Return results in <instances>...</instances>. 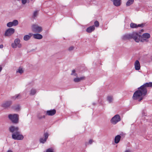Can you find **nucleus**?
<instances>
[{
	"mask_svg": "<svg viewBox=\"0 0 152 152\" xmlns=\"http://www.w3.org/2000/svg\"><path fill=\"white\" fill-rule=\"evenodd\" d=\"M150 37V35L148 33H144L141 36L137 32H133L132 34L124 35L123 37V39L124 40L133 39L137 42H139L140 41L147 42L148 41V39Z\"/></svg>",
	"mask_w": 152,
	"mask_h": 152,
	"instance_id": "nucleus-1",
	"label": "nucleus"
},
{
	"mask_svg": "<svg viewBox=\"0 0 152 152\" xmlns=\"http://www.w3.org/2000/svg\"><path fill=\"white\" fill-rule=\"evenodd\" d=\"M149 87H152V82L146 83L139 88L138 90L134 93L133 96V99L137 100L139 98L138 101H140L143 99V97L142 96L140 98V97L144 96L146 94L147 90L146 88Z\"/></svg>",
	"mask_w": 152,
	"mask_h": 152,
	"instance_id": "nucleus-2",
	"label": "nucleus"
},
{
	"mask_svg": "<svg viewBox=\"0 0 152 152\" xmlns=\"http://www.w3.org/2000/svg\"><path fill=\"white\" fill-rule=\"evenodd\" d=\"M9 130L10 132L12 133V137L13 139L14 140H21L23 139V135L20 134L18 127L11 126L9 127Z\"/></svg>",
	"mask_w": 152,
	"mask_h": 152,
	"instance_id": "nucleus-3",
	"label": "nucleus"
},
{
	"mask_svg": "<svg viewBox=\"0 0 152 152\" xmlns=\"http://www.w3.org/2000/svg\"><path fill=\"white\" fill-rule=\"evenodd\" d=\"M8 118L13 124H17L18 123V115L17 114H10L8 115Z\"/></svg>",
	"mask_w": 152,
	"mask_h": 152,
	"instance_id": "nucleus-4",
	"label": "nucleus"
},
{
	"mask_svg": "<svg viewBox=\"0 0 152 152\" xmlns=\"http://www.w3.org/2000/svg\"><path fill=\"white\" fill-rule=\"evenodd\" d=\"M121 120L119 115L117 114L114 115L111 119L110 122L113 124H115Z\"/></svg>",
	"mask_w": 152,
	"mask_h": 152,
	"instance_id": "nucleus-5",
	"label": "nucleus"
},
{
	"mask_svg": "<svg viewBox=\"0 0 152 152\" xmlns=\"http://www.w3.org/2000/svg\"><path fill=\"white\" fill-rule=\"evenodd\" d=\"M20 40L18 38H16L15 39L14 42L11 44V46L13 48H16L17 47L20 48L22 46L21 44L20 43Z\"/></svg>",
	"mask_w": 152,
	"mask_h": 152,
	"instance_id": "nucleus-6",
	"label": "nucleus"
},
{
	"mask_svg": "<svg viewBox=\"0 0 152 152\" xmlns=\"http://www.w3.org/2000/svg\"><path fill=\"white\" fill-rule=\"evenodd\" d=\"M32 31L35 32L40 33L42 30L41 27L36 25H33L32 26Z\"/></svg>",
	"mask_w": 152,
	"mask_h": 152,
	"instance_id": "nucleus-7",
	"label": "nucleus"
},
{
	"mask_svg": "<svg viewBox=\"0 0 152 152\" xmlns=\"http://www.w3.org/2000/svg\"><path fill=\"white\" fill-rule=\"evenodd\" d=\"M15 32V29L12 28H9L7 29L4 33L5 36L9 37L11 36Z\"/></svg>",
	"mask_w": 152,
	"mask_h": 152,
	"instance_id": "nucleus-8",
	"label": "nucleus"
},
{
	"mask_svg": "<svg viewBox=\"0 0 152 152\" xmlns=\"http://www.w3.org/2000/svg\"><path fill=\"white\" fill-rule=\"evenodd\" d=\"M12 103V102L11 101H7L2 104L1 106L4 108H7L10 106Z\"/></svg>",
	"mask_w": 152,
	"mask_h": 152,
	"instance_id": "nucleus-9",
	"label": "nucleus"
},
{
	"mask_svg": "<svg viewBox=\"0 0 152 152\" xmlns=\"http://www.w3.org/2000/svg\"><path fill=\"white\" fill-rule=\"evenodd\" d=\"M144 24L142 23L141 24H139L137 25L136 24L131 23L130 24V27L132 28H137L138 27H143Z\"/></svg>",
	"mask_w": 152,
	"mask_h": 152,
	"instance_id": "nucleus-10",
	"label": "nucleus"
},
{
	"mask_svg": "<svg viewBox=\"0 0 152 152\" xmlns=\"http://www.w3.org/2000/svg\"><path fill=\"white\" fill-rule=\"evenodd\" d=\"M56 110L53 109L47 110L46 111V115H48L50 116H53L56 114Z\"/></svg>",
	"mask_w": 152,
	"mask_h": 152,
	"instance_id": "nucleus-11",
	"label": "nucleus"
},
{
	"mask_svg": "<svg viewBox=\"0 0 152 152\" xmlns=\"http://www.w3.org/2000/svg\"><path fill=\"white\" fill-rule=\"evenodd\" d=\"M45 112H42L38 114L37 117L39 119L41 120L45 118Z\"/></svg>",
	"mask_w": 152,
	"mask_h": 152,
	"instance_id": "nucleus-12",
	"label": "nucleus"
},
{
	"mask_svg": "<svg viewBox=\"0 0 152 152\" xmlns=\"http://www.w3.org/2000/svg\"><path fill=\"white\" fill-rule=\"evenodd\" d=\"M134 67L135 70H138L140 69V62L138 60L135 61L134 63Z\"/></svg>",
	"mask_w": 152,
	"mask_h": 152,
	"instance_id": "nucleus-13",
	"label": "nucleus"
},
{
	"mask_svg": "<svg viewBox=\"0 0 152 152\" xmlns=\"http://www.w3.org/2000/svg\"><path fill=\"white\" fill-rule=\"evenodd\" d=\"M32 36L34 38L38 39H42L43 37L41 34L38 33L33 34Z\"/></svg>",
	"mask_w": 152,
	"mask_h": 152,
	"instance_id": "nucleus-14",
	"label": "nucleus"
},
{
	"mask_svg": "<svg viewBox=\"0 0 152 152\" xmlns=\"http://www.w3.org/2000/svg\"><path fill=\"white\" fill-rule=\"evenodd\" d=\"M113 2V4L116 7H118L121 5V0H111Z\"/></svg>",
	"mask_w": 152,
	"mask_h": 152,
	"instance_id": "nucleus-15",
	"label": "nucleus"
},
{
	"mask_svg": "<svg viewBox=\"0 0 152 152\" xmlns=\"http://www.w3.org/2000/svg\"><path fill=\"white\" fill-rule=\"evenodd\" d=\"M33 34L31 33L28 34V35H26L24 36L23 37V39L24 40L27 41L29 40L32 36Z\"/></svg>",
	"mask_w": 152,
	"mask_h": 152,
	"instance_id": "nucleus-16",
	"label": "nucleus"
},
{
	"mask_svg": "<svg viewBox=\"0 0 152 152\" xmlns=\"http://www.w3.org/2000/svg\"><path fill=\"white\" fill-rule=\"evenodd\" d=\"M95 29L94 26V25L89 26L87 28L86 30V31L89 33H91Z\"/></svg>",
	"mask_w": 152,
	"mask_h": 152,
	"instance_id": "nucleus-17",
	"label": "nucleus"
},
{
	"mask_svg": "<svg viewBox=\"0 0 152 152\" xmlns=\"http://www.w3.org/2000/svg\"><path fill=\"white\" fill-rule=\"evenodd\" d=\"M12 108L16 111H18L20 110V107L19 104H16L13 105L12 107Z\"/></svg>",
	"mask_w": 152,
	"mask_h": 152,
	"instance_id": "nucleus-18",
	"label": "nucleus"
},
{
	"mask_svg": "<svg viewBox=\"0 0 152 152\" xmlns=\"http://www.w3.org/2000/svg\"><path fill=\"white\" fill-rule=\"evenodd\" d=\"M85 77L84 76L80 77V78H74L73 80L75 82H78L80 81L83 80L85 79Z\"/></svg>",
	"mask_w": 152,
	"mask_h": 152,
	"instance_id": "nucleus-19",
	"label": "nucleus"
},
{
	"mask_svg": "<svg viewBox=\"0 0 152 152\" xmlns=\"http://www.w3.org/2000/svg\"><path fill=\"white\" fill-rule=\"evenodd\" d=\"M121 136L120 135H118L115 136V143H118L121 139Z\"/></svg>",
	"mask_w": 152,
	"mask_h": 152,
	"instance_id": "nucleus-20",
	"label": "nucleus"
},
{
	"mask_svg": "<svg viewBox=\"0 0 152 152\" xmlns=\"http://www.w3.org/2000/svg\"><path fill=\"white\" fill-rule=\"evenodd\" d=\"M37 92L36 90L34 88L31 89L30 91V94L31 96L34 95Z\"/></svg>",
	"mask_w": 152,
	"mask_h": 152,
	"instance_id": "nucleus-21",
	"label": "nucleus"
},
{
	"mask_svg": "<svg viewBox=\"0 0 152 152\" xmlns=\"http://www.w3.org/2000/svg\"><path fill=\"white\" fill-rule=\"evenodd\" d=\"M134 2V0H128L126 2V6L128 7L132 4Z\"/></svg>",
	"mask_w": 152,
	"mask_h": 152,
	"instance_id": "nucleus-22",
	"label": "nucleus"
},
{
	"mask_svg": "<svg viewBox=\"0 0 152 152\" xmlns=\"http://www.w3.org/2000/svg\"><path fill=\"white\" fill-rule=\"evenodd\" d=\"M21 98V96L20 94H16L15 96H13L11 97V99H20Z\"/></svg>",
	"mask_w": 152,
	"mask_h": 152,
	"instance_id": "nucleus-23",
	"label": "nucleus"
},
{
	"mask_svg": "<svg viewBox=\"0 0 152 152\" xmlns=\"http://www.w3.org/2000/svg\"><path fill=\"white\" fill-rule=\"evenodd\" d=\"M107 100L109 102V103H111L113 101V97L111 96H107Z\"/></svg>",
	"mask_w": 152,
	"mask_h": 152,
	"instance_id": "nucleus-24",
	"label": "nucleus"
},
{
	"mask_svg": "<svg viewBox=\"0 0 152 152\" xmlns=\"http://www.w3.org/2000/svg\"><path fill=\"white\" fill-rule=\"evenodd\" d=\"M46 140H47L45 138H41L39 140V141L40 142L44 143L46 141Z\"/></svg>",
	"mask_w": 152,
	"mask_h": 152,
	"instance_id": "nucleus-25",
	"label": "nucleus"
},
{
	"mask_svg": "<svg viewBox=\"0 0 152 152\" xmlns=\"http://www.w3.org/2000/svg\"><path fill=\"white\" fill-rule=\"evenodd\" d=\"M94 27L95 26L96 27H98L99 26V22L97 21H95L94 22Z\"/></svg>",
	"mask_w": 152,
	"mask_h": 152,
	"instance_id": "nucleus-26",
	"label": "nucleus"
},
{
	"mask_svg": "<svg viewBox=\"0 0 152 152\" xmlns=\"http://www.w3.org/2000/svg\"><path fill=\"white\" fill-rule=\"evenodd\" d=\"M17 72H18L21 74L23 72V71L22 68L20 67H19L18 69V70L17 71Z\"/></svg>",
	"mask_w": 152,
	"mask_h": 152,
	"instance_id": "nucleus-27",
	"label": "nucleus"
},
{
	"mask_svg": "<svg viewBox=\"0 0 152 152\" xmlns=\"http://www.w3.org/2000/svg\"><path fill=\"white\" fill-rule=\"evenodd\" d=\"M12 22L15 25V26H17L18 24V20H13Z\"/></svg>",
	"mask_w": 152,
	"mask_h": 152,
	"instance_id": "nucleus-28",
	"label": "nucleus"
},
{
	"mask_svg": "<svg viewBox=\"0 0 152 152\" xmlns=\"http://www.w3.org/2000/svg\"><path fill=\"white\" fill-rule=\"evenodd\" d=\"M37 15V11H35L33 14V18H35V17H36Z\"/></svg>",
	"mask_w": 152,
	"mask_h": 152,
	"instance_id": "nucleus-29",
	"label": "nucleus"
},
{
	"mask_svg": "<svg viewBox=\"0 0 152 152\" xmlns=\"http://www.w3.org/2000/svg\"><path fill=\"white\" fill-rule=\"evenodd\" d=\"M75 69H73L72 71V72L71 75H74L75 76L77 77V74L76 73H75Z\"/></svg>",
	"mask_w": 152,
	"mask_h": 152,
	"instance_id": "nucleus-30",
	"label": "nucleus"
},
{
	"mask_svg": "<svg viewBox=\"0 0 152 152\" xmlns=\"http://www.w3.org/2000/svg\"><path fill=\"white\" fill-rule=\"evenodd\" d=\"M44 136L45 138L47 140L48 137V134L47 132L45 133L44 134Z\"/></svg>",
	"mask_w": 152,
	"mask_h": 152,
	"instance_id": "nucleus-31",
	"label": "nucleus"
},
{
	"mask_svg": "<svg viewBox=\"0 0 152 152\" xmlns=\"http://www.w3.org/2000/svg\"><path fill=\"white\" fill-rule=\"evenodd\" d=\"M46 152H53V150L52 148H49L47 150Z\"/></svg>",
	"mask_w": 152,
	"mask_h": 152,
	"instance_id": "nucleus-32",
	"label": "nucleus"
},
{
	"mask_svg": "<svg viewBox=\"0 0 152 152\" xmlns=\"http://www.w3.org/2000/svg\"><path fill=\"white\" fill-rule=\"evenodd\" d=\"M7 26L8 27H12V25L11 22H10L8 23L7 24Z\"/></svg>",
	"mask_w": 152,
	"mask_h": 152,
	"instance_id": "nucleus-33",
	"label": "nucleus"
},
{
	"mask_svg": "<svg viewBox=\"0 0 152 152\" xmlns=\"http://www.w3.org/2000/svg\"><path fill=\"white\" fill-rule=\"evenodd\" d=\"M74 47L73 46L70 47L69 48V50L71 51L72 50L74 49Z\"/></svg>",
	"mask_w": 152,
	"mask_h": 152,
	"instance_id": "nucleus-34",
	"label": "nucleus"
},
{
	"mask_svg": "<svg viewBox=\"0 0 152 152\" xmlns=\"http://www.w3.org/2000/svg\"><path fill=\"white\" fill-rule=\"evenodd\" d=\"M93 142V141L92 140H90L89 141L88 143L90 144H91Z\"/></svg>",
	"mask_w": 152,
	"mask_h": 152,
	"instance_id": "nucleus-35",
	"label": "nucleus"
},
{
	"mask_svg": "<svg viewBox=\"0 0 152 152\" xmlns=\"http://www.w3.org/2000/svg\"><path fill=\"white\" fill-rule=\"evenodd\" d=\"M7 152H13L11 150H8Z\"/></svg>",
	"mask_w": 152,
	"mask_h": 152,
	"instance_id": "nucleus-36",
	"label": "nucleus"
},
{
	"mask_svg": "<svg viewBox=\"0 0 152 152\" xmlns=\"http://www.w3.org/2000/svg\"><path fill=\"white\" fill-rule=\"evenodd\" d=\"M3 47V45H0V48H2Z\"/></svg>",
	"mask_w": 152,
	"mask_h": 152,
	"instance_id": "nucleus-37",
	"label": "nucleus"
},
{
	"mask_svg": "<svg viewBox=\"0 0 152 152\" xmlns=\"http://www.w3.org/2000/svg\"><path fill=\"white\" fill-rule=\"evenodd\" d=\"M11 22V23H12V25L13 26H15V25L14 24L13 22L12 21V22Z\"/></svg>",
	"mask_w": 152,
	"mask_h": 152,
	"instance_id": "nucleus-38",
	"label": "nucleus"
},
{
	"mask_svg": "<svg viewBox=\"0 0 152 152\" xmlns=\"http://www.w3.org/2000/svg\"><path fill=\"white\" fill-rule=\"evenodd\" d=\"M2 70V68L1 67H0V72Z\"/></svg>",
	"mask_w": 152,
	"mask_h": 152,
	"instance_id": "nucleus-39",
	"label": "nucleus"
},
{
	"mask_svg": "<svg viewBox=\"0 0 152 152\" xmlns=\"http://www.w3.org/2000/svg\"><path fill=\"white\" fill-rule=\"evenodd\" d=\"M125 152H131V151L129 150H126L125 151Z\"/></svg>",
	"mask_w": 152,
	"mask_h": 152,
	"instance_id": "nucleus-40",
	"label": "nucleus"
},
{
	"mask_svg": "<svg viewBox=\"0 0 152 152\" xmlns=\"http://www.w3.org/2000/svg\"><path fill=\"white\" fill-rule=\"evenodd\" d=\"M92 104H93V105H96V103H92Z\"/></svg>",
	"mask_w": 152,
	"mask_h": 152,
	"instance_id": "nucleus-41",
	"label": "nucleus"
},
{
	"mask_svg": "<svg viewBox=\"0 0 152 152\" xmlns=\"http://www.w3.org/2000/svg\"><path fill=\"white\" fill-rule=\"evenodd\" d=\"M31 1H34L35 0H30Z\"/></svg>",
	"mask_w": 152,
	"mask_h": 152,
	"instance_id": "nucleus-42",
	"label": "nucleus"
},
{
	"mask_svg": "<svg viewBox=\"0 0 152 152\" xmlns=\"http://www.w3.org/2000/svg\"><path fill=\"white\" fill-rule=\"evenodd\" d=\"M142 114L144 115H146L145 114H144L143 113H142Z\"/></svg>",
	"mask_w": 152,
	"mask_h": 152,
	"instance_id": "nucleus-43",
	"label": "nucleus"
},
{
	"mask_svg": "<svg viewBox=\"0 0 152 152\" xmlns=\"http://www.w3.org/2000/svg\"><path fill=\"white\" fill-rule=\"evenodd\" d=\"M141 31H143V29H142V30H141Z\"/></svg>",
	"mask_w": 152,
	"mask_h": 152,
	"instance_id": "nucleus-44",
	"label": "nucleus"
},
{
	"mask_svg": "<svg viewBox=\"0 0 152 152\" xmlns=\"http://www.w3.org/2000/svg\"><path fill=\"white\" fill-rule=\"evenodd\" d=\"M151 58H152V56H151Z\"/></svg>",
	"mask_w": 152,
	"mask_h": 152,
	"instance_id": "nucleus-45",
	"label": "nucleus"
}]
</instances>
